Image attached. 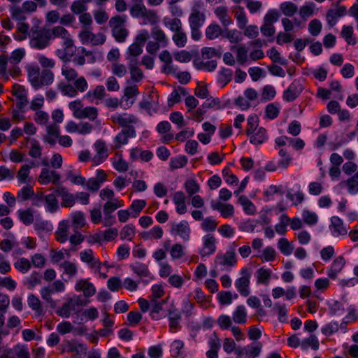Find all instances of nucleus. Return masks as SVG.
I'll use <instances>...</instances> for the list:
<instances>
[{"instance_id": "nucleus-1", "label": "nucleus", "mask_w": 358, "mask_h": 358, "mask_svg": "<svg viewBox=\"0 0 358 358\" xmlns=\"http://www.w3.org/2000/svg\"><path fill=\"white\" fill-rule=\"evenodd\" d=\"M62 75L65 82L58 84V89L62 95L70 98L76 97L78 93H85L89 88V84L84 76H79L73 68L64 65L62 68Z\"/></svg>"}, {"instance_id": "nucleus-2", "label": "nucleus", "mask_w": 358, "mask_h": 358, "mask_svg": "<svg viewBox=\"0 0 358 358\" xmlns=\"http://www.w3.org/2000/svg\"><path fill=\"white\" fill-rule=\"evenodd\" d=\"M26 71L28 80L35 90L48 86L54 81L55 76L50 70L45 69L41 72L37 65L29 64L26 67Z\"/></svg>"}, {"instance_id": "nucleus-3", "label": "nucleus", "mask_w": 358, "mask_h": 358, "mask_svg": "<svg viewBox=\"0 0 358 358\" xmlns=\"http://www.w3.org/2000/svg\"><path fill=\"white\" fill-rule=\"evenodd\" d=\"M65 290L64 283L60 280H55L52 284L41 288L39 292L42 299L51 308H57V302L52 299V295L55 292H62Z\"/></svg>"}, {"instance_id": "nucleus-4", "label": "nucleus", "mask_w": 358, "mask_h": 358, "mask_svg": "<svg viewBox=\"0 0 358 358\" xmlns=\"http://www.w3.org/2000/svg\"><path fill=\"white\" fill-rule=\"evenodd\" d=\"M206 20V8L203 2L194 1L188 17L189 26L202 27Z\"/></svg>"}, {"instance_id": "nucleus-5", "label": "nucleus", "mask_w": 358, "mask_h": 358, "mask_svg": "<svg viewBox=\"0 0 358 358\" xmlns=\"http://www.w3.org/2000/svg\"><path fill=\"white\" fill-rule=\"evenodd\" d=\"M37 8V3L32 0H27L24 1L21 6H11L10 11L13 19L17 21H24L27 19V14L35 12Z\"/></svg>"}, {"instance_id": "nucleus-6", "label": "nucleus", "mask_w": 358, "mask_h": 358, "mask_svg": "<svg viewBox=\"0 0 358 358\" xmlns=\"http://www.w3.org/2000/svg\"><path fill=\"white\" fill-rule=\"evenodd\" d=\"M29 35L31 46L38 49H43L48 46L50 41L52 39L50 29L36 31L33 27Z\"/></svg>"}, {"instance_id": "nucleus-7", "label": "nucleus", "mask_w": 358, "mask_h": 358, "mask_svg": "<svg viewBox=\"0 0 358 358\" xmlns=\"http://www.w3.org/2000/svg\"><path fill=\"white\" fill-rule=\"evenodd\" d=\"M87 302V301H85L78 296L69 298L63 305L56 310V313L62 317L69 318L71 313L76 311V306H85Z\"/></svg>"}, {"instance_id": "nucleus-8", "label": "nucleus", "mask_w": 358, "mask_h": 358, "mask_svg": "<svg viewBox=\"0 0 358 358\" xmlns=\"http://www.w3.org/2000/svg\"><path fill=\"white\" fill-rule=\"evenodd\" d=\"M78 37L83 44H91L93 46L103 45L106 40L103 34H94L90 28L83 29L79 32Z\"/></svg>"}, {"instance_id": "nucleus-9", "label": "nucleus", "mask_w": 358, "mask_h": 358, "mask_svg": "<svg viewBox=\"0 0 358 358\" xmlns=\"http://www.w3.org/2000/svg\"><path fill=\"white\" fill-rule=\"evenodd\" d=\"M170 233L173 236H179L184 241H187L190 237L191 228L186 220L173 222L171 226Z\"/></svg>"}, {"instance_id": "nucleus-10", "label": "nucleus", "mask_w": 358, "mask_h": 358, "mask_svg": "<svg viewBox=\"0 0 358 358\" xmlns=\"http://www.w3.org/2000/svg\"><path fill=\"white\" fill-rule=\"evenodd\" d=\"M52 39L59 38L63 41V45L65 49L72 48L74 45L73 40L69 31L62 26H56L49 29Z\"/></svg>"}, {"instance_id": "nucleus-11", "label": "nucleus", "mask_w": 358, "mask_h": 358, "mask_svg": "<svg viewBox=\"0 0 358 358\" xmlns=\"http://www.w3.org/2000/svg\"><path fill=\"white\" fill-rule=\"evenodd\" d=\"M87 347L83 343H78L75 341H65L62 344V352H72V358H81L82 355H85Z\"/></svg>"}, {"instance_id": "nucleus-12", "label": "nucleus", "mask_w": 358, "mask_h": 358, "mask_svg": "<svg viewBox=\"0 0 358 358\" xmlns=\"http://www.w3.org/2000/svg\"><path fill=\"white\" fill-rule=\"evenodd\" d=\"M236 253L234 250L227 251L223 255H217L215 259L216 266H220L222 270L229 269L236 264Z\"/></svg>"}, {"instance_id": "nucleus-13", "label": "nucleus", "mask_w": 358, "mask_h": 358, "mask_svg": "<svg viewBox=\"0 0 358 358\" xmlns=\"http://www.w3.org/2000/svg\"><path fill=\"white\" fill-rule=\"evenodd\" d=\"M241 274L242 276L236 280L235 287L241 296H248L250 293V274L246 268L242 269Z\"/></svg>"}, {"instance_id": "nucleus-14", "label": "nucleus", "mask_w": 358, "mask_h": 358, "mask_svg": "<svg viewBox=\"0 0 358 358\" xmlns=\"http://www.w3.org/2000/svg\"><path fill=\"white\" fill-rule=\"evenodd\" d=\"M66 130L69 133L77 132L79 134L86 135L90 134L92 130V125L89 122H80L76 124L73 121H69L66 127Z\"/></svg>"}, {"instance_id": "nucleus-15", "label": "nucleus", "mask_w": 358, "mask_h": 358, "mask_svg": "<svg viewBox=\"0 0 358 358\" xmlns=\"http://www.w3.org/2000/svg\"><path fill=\"white\" fill-rule=\"evenodd\" d=\"M96 154L92 159L93 164L96 166L101 164L108 157V149L106 143L101 140L96 141L94 143Z\"/></svg>"}, {"instance_id": "nucleus-16", "label": "nucleus", "mask_w": 358, "mask_h": 358, "mask_svg": "<svg viewBox=\"0 0 358 358\" xmlns=\"http://www.w3.org/2000/svg\"><path fill=\"white\" fill-rule=\"evenodd\" d=\"M111 120L113 123L124 127L131 126L138 122V118L131 114L128 113H115L111 116Z\"/></svg>"}, {"instance_id": "nucleus-17", "label": "nucleus", "mask_w": 358, "mask_h": 358, "mask_svg": "<svg viewBox=\"0 0 358 358\" xmlns=\"http://www.w3.org/2000/svg\"><path fill=\"white\" fill-rule=\"evenodd\" d=\"M75 289L77 292L82 291L84 296L86 297H90L96 292L95 287L87 279H80L78 280L75 285Z\"/></svg>"}, {"instance_id": "nucleus-18", "label": "nucleus", "mask_w": 358, "mask_h": 358, "mask_svg": "<svg viewBox=\"0 0 358 358\" xmlns=\"http://www.w3.org/2000/svg\"><path fill=\"white\" fill-rule=\"evenodd\" d=\"M59 180L60 175L48 168H43L38 177V181L43 185H47L50 182L57 183Z\"/></svg>"}, {"instance_id": "nucleus-19", "label": "nucleus", "mask_w": 358, "mask_h": 358, "mask_svg": "<svg viewBox=\"0 0 358 358\" xmlns=\"http://www.w3.org/2000/svg\"><path fill=\"white\" fill-rule=\"evenodd\" d=\"M215 238L212 234H207L203 236V246L201 250V255L203 257L208 256L214 253L216 250Z\"/></svg>"}, {"instance_id": "nucleus-20", "label": "nucleus", "mask_w": 358, "mask_h": 358, "mask_svg": "<svg viewBox=\"0 0 358 358\" xmlns=\"http://www.w3.org/2000/svg\"><path fill=\"white\" fill-rule=\"evenodd\" d=\"M214 13L219 19L223 27H228L232 24V19L229 14V10L227 6H220L215 8Z\"/></svg>"}, {"instance_id": "nucleus-21", "label": "nucleus", "mask_w": 358, "mask_h": 358, "mask_svg": "<svg viewBox=\"0 0 358 358\" xmlns=\"http://www.w3.org/2000/svg\"><path fill=\"white\" fill-rule=\"evenodd\" d=\"M329 228L334 236H344L348 233L347 229L343 226L342 220L336 216L331 218Z\"/></svg>"}, {"instance_id": "nucleus-22", "label": "nucleus", "mask_w": 358, "mask_h": 358, "mask_svg": "<svg viewBox=\"0 0 358 358\" xmlns=\"http://www.w3.org/2000/svg\"><path fill=\"white\" fill-rule=\"evenodd\" d=\"M211 207L213 210L220 211L221 215L224 217H231L234 213V206L229 203H224L220 201H212Z\"/></svg>"}, {"instance_id": "nucleus-23", "label": "nucleus", "mask_w": 358, "mask_h": 358, "mask_svg": "<svg viewBox=\"0 0 358 358\" xmlns=\"http://www.w3.org/2000/svg\"><path fill=\"white\" fill-rule=\"evenodd\" d=\"M173 201L176 205V212L180 215H183L187 212L186 196L182 191H178L174 193Z\"/></svg>"}, {"instance_id": "nucleus-24", "label": "nucleus", "mask_w": 358, "mask_h": 358, "mask_svg": "<svg viewBox=\"0 0 358 358\" xmlns=\"http://www.w3.org/2000/svg\"><path fill=\"white\" fill-rule=\"evenodd\" d=\"M345 265V260L342 256L336 257L328 270V276L331 279H336L338 274L342 271Z\"/></svg>"}, {"instance_id": "nucleus-25", "label": "nucleus", "mask_w": 358, "mask_h": 358, "mask_svg": "<svg viewBox=\"0 0 358 358\" xmlns=\"http://www.w3.org/2000/svg\"><path fill=\"white\" fill-rule=\"evenodd\" d=\"M69 221L62 220L59 223L57 231H55V238L61 243L66 242L69 236Z\"/></svg>"}, {"instance_id": "nucleus-26", "label": "nucleus", "mask_w": 358, "mask_h": 358, "mask_svg": "<svg viewBox=\"0 0 358 358\" xmlns=\"http://www.w3.org/2000/svg\"><path fill=\"white\" fill-rule=\"evenodd\" d=\"M162 22L164 25L173 33L183 29L182 21L178 17H164Z\"/></svg>"}, {"instance_id": "nucleus-27", "label": "nucleus", "mask_w": 358, "mask_h": 358, "mask_svg": "<svg viewBox=\"0 0 358 358\" xmlns=\"http://www.w3.org/2000/svg\"><path fill=\"white\" fill-rule=\"evenodd\" d=\"M223 29L218 24H210L205 29V36L208 40H214L222 36Z\"/></svg>"}, {"instance_id": "nucleus-28", "label": "nucleus", "mask_w": 358, "mask_h": 358, "mask_svg": "<svg viewBox=\"0 0 358 358\" xmlns=\"http://www.w3.org/2000/svg\"><path fill=\"white\" fill-rule=\"evenodd\" d=\"M169 327L173 332H176L179 327V322L181 320L180 313L174 307L169 310Z\"/></svg>"}, {"instance_id": "nucleus-29", "label": "nucleus", "mask_w": 358, "mask_h": 358, "mask_svg": "<svg viewBox=\"0 0 358 358\" xmlns=\"http://www.w3.org/2000/svg\"><path fill=\"white\" fill-rule=\"evenodd\" d=\"M233 13L234 14V17L237 21L238 27L240 29H243L245 25L248 24V17L244 11L243 8L240 6H236L233 8Z\"/></svg>"}, {"instance_id": "nucleus-30", "label": "nucleus", "mask_w": 358, "mask_h": 358, "mask_svg": "<svg viewBox=\"0 0 358 358\" xmlns=\"http://www.w3.org/2000/svg\"><path fill=\"white\" fill-rule=\"evenodd\" d=\"M345 8L343 6L337 7L336 9H331L327 13L328 23L331 27L336 24L337 19L345 13Z\"/></svg>"}, {"instance_id": "nucleus-31", "label": "nucleus", "mask_w": 358, "mask_h": 358, "mask_svg": "<svg viewBox=\"0 0 358 358\" xmlns=\"http://www.w3.org/2000/svg\"><path fill=\"white\" fill-rule=\"evenodd\" d=\"M151 34L155 41L160 43L162 48L166 47L169 44V39L165 32L160 28L155 27L152 29Z\"/></svg>"}, {"instance_id": "nucleus-32", "label": "nucleus", "mask_w": 358, "mask_h": 358, "mask_svg": "<svg viewBox=\"0 0 358 358\" xmlns=\"http://www.w3.org/2000/svg\"><path fill=\"white\" fill-rule=\"evenodd\" d=\"M131 78L134 82L138 83L144 77L142 70L138 67L136 60H132L129 64Z\"/></svg>"}, {"instance_id": "nucleus-33", "label": "nucleus", "mask_w": 358, "mask_h": 358, "mask_svg": "<svg viewBox=\"0 0 358 358\" xmlns=\"http://www.w3.org/2000/svg\"><path fill=\"white\" fill-rule=\"evenodd\" d=\"M27 303L29 307L35 311L38 315H42L43 313L42 302L33 294L28 296Z\"/></svg>"}, {"instance_id": "nucleus-34", "label": "nucleus", "mask_w": 358, "mask_h": 358, "mask_svg": "<svg viewBox=\"0 0 358 358\" xmlns=\"http://www.w3.org/2000/svg\"><path fill=\"white\" fill-rule=\"evenodd\" d=\"M250 136V141L255 145L262 144L267 138L266 131L264 128L260 127Z\"/></svg>"}, {"instance_id": "nucleus-35", "label": "nucleus", "mask_w": 358, "mask_h": 358, "mask_svg": "<svg viewBox=\"0 0 358 358\" xmlns=\"http://www.w3.org/2000/svg\"><path fill=\"white\" fill-rule=\"evenodd\" d=\"M187 92L184 87H178L170 94L168 99V105L171 107L181 100V95L185 96Z\"/></svg>"}, {"instance_id": "nucleus-36", "label": "nucleus", "mask_w": 358, "mask_h": 358, "mask_svg": "<svg viewBox=\"0 0 358 358\" xmlns=\"http://www.w3.org/2000/svg\"><path fill=\"white\" fill-rule=\"evenodd\" d=\"M232 318L236 324H245L247 322L245 308L242 305L238 306L233 313Z\"/></svg>"}, {"instance_id": "nucleus-37", "label": "nucleus", "mask_w": 358, "mask_h": 358, "mask_svg": "<svg viewBox=\"0 0 358 358\" xmlns=\"http://www.w3.org/2000/svg\"><path fill=\"white\" fill-rule=\"evenodd\" d=\"M341 185H345L351 194L358 193V171L352 177L342 182Z\"/></svg>"}, {"instance_id": "nucleus-38", "label": "nucleus", "mask_w": 358, "mask_h": 358, "mask_svg": "<svg viewBox=\"0 0 358 358\" xmlns=\"http://www.w3.org/2000/svg\"><path fill=\"white\" fill-rule=\"evenodd\" d=\"M280 10L285 16L292 17L298 11V7L291 1H285L280 5Z\"/></svg>"}, {"instance_id": "nucleus-39", "label": "nucleus", "mask_w": 358, "mask_h": 358, "mask_svg": "<svg viewBox=\"0 0 358 358\" xmlns=\"http://www.w3.org/2000/svg\"><path fill=\"white\" fill-rule=\"evenodd\" d=\"M44 203L45 204V209L50 213L55 212L58 208L59 204L54 194H50L44 197Z\"/></svg>"}, {"instance_id": "nucleus-40", "label": "nucleus", "mask_w": 358, "mask_h": 358, "mask_svg": "<svg viewBox=\"0 0 358 358\" xmlns=\"http://www.w3.org/2000/svg\"><path fill=\"white\" fill-rule=\"evenodd\" d=\"M71 224L74 230L81 228L85 224L84 214L80 211H76L71 214Z\"/></svg>"}, {"instance_id": "nucleus-41", "label": "nucleus", "mask_w": 358, "mask_h": 358, "mask_svg": "<svg viewBox=\"0 0 358 358\" xmlns=\"http://www.w3.org/2000/svg\"><path fill=\"white\" fill-rule=\"evenodd\" d=\"M166 300H162L161 301H151V311L150 315L155 320H159L161 317L159 315L160 312L163 310V306L166 304Z\"/></svg>"}, {"instance_id": "nucleus-42", "label": "nucleus", "mask_w": 358, "mask_h": 358, "mask_svg": "<svg viewBox=\"0 0 358 358\" xmlns=\"http://www.w3.org/2000/svg\"><path fill=\"white\" fill-rule=\"evenodd\" d=\"M59 267L63 269L64 273L68 275L69 278L76 276L78 273L77 265L70 261H64L60 264Z\"/></svg>"}, {"instance_id": "nucleus-43", "label": "nucleus", "mask_w": 358, "mask_h": 358, "mask_svg": "<svg viewBox=\"0 0 358 358\" xmlns=\"http://www.w3.org/2000/svg\"><path fill=\"white\" fill-rule=\"evenodd\" d=\"M130 268L138 276L147 277L150 275L148 266L143 263L136 262L131 264Z\"/></svg>"}, {"instance_id": "nucleus-44", "label": "nucleus", "mask_w": 358, "mask_h": 358, "mask_svg": "<svg viewBox=\"0 0 358 358\" xmlns=\"http://www.w3.org/2000/svg\"><path fill=\"white\" fill-rule=\"evenodd\" d=\"M172 40L175 45L178 48H183L187 43V36L183 29L173 33Z\"/></svg>"}, {"instance_id": "nucleus-45", "label": "nucleus", "mask_w": 358, "mask_h": 358, "mask_svg": "<svg viewBox=\"0 0 358 358\" xmlns=\"http://www.w3.org/2000/svg\"><path fill=\"white\" fill-rule=\"evenodd\" d=\"M354 31L352 26H343L341 31V36L345 38L349 45H355L357 43L356 38L353 36Z\"/></svg>"}, {"instance_id": "nucleus-46", "label": "nucleus", "mask_w": 358, "mask_h": 358, "mask_svg": "<svg viewBox=\"0 0 358 358\" xmlns=\"http://www.w3.org/2000/svg\"><path fill=\"white\" fill-rule=\"evenodd\" d=\"M121 206H122V203L117 199L109 200L103 206V213L106 217L110 218V213Z\"/></svg>"}, {"instance_id": "nucleus-47", "label": "nucleus", "mask_w": 358, "mask_h": 358, "mask_svg": "<svg viewBox=\"0 0 358 358\" xmlns=\"http://www.w3.org/2000/svg\"><path fill=\"white\" fill-rule=\"evenodd\" d=\"M29 29V24L28 23L24 22V21H19L17 24V31L20 34L15 36V38L17 41H23L24 40L28 34Z\"/></svg>"}, {"instance_id": "nucleus-48", "label": "nucleus", "mask_w": 358, "mask_h": 358, "mask_svg": "<svg viewBox=\"0 0 358 358\" xmlns=\"http://www.w3.org/2000/svg\"><path fill=\"white\" fill-rule=\"evenodd\" d=\"M278 248L280 251L285 255H291L294 250L292 243L285 238H281L278 240Z\"/></svg>"}, {"instance_id": "nucleus-49", "label": "nucleus", "mask_w": 358, "mask_h": 358, "mask_svg": "<svg viewBox=\"0 0 358 358\" xmlns=\"http://www.w3.org/2000/svg\"><path fill=\"white\" fill-rule=\"evenodd\" d=\"M301 88L299 89L296 85L292 83L284 92L283 97L287 101H292L299 96Z\"/></svg>"}, {"instance_id": "nucleus-50", "label": "nucleus", "mask_w": 358, "mask_h": 358, "mask_svg": "<svg viewBox=\"0 0 358 358\" xmlns=\"http://www.w3.org/2000/svg\"><path fill=\"white\" fill-rule=\"evenodd\" d=\"M98 116V110L95 107L87 106L84 107L82 113L78 119L87 118L90 120L94 121Z\"/></svg>"}, {"instance_id": "nucleus-51", "label": "nucleus", "mask_w": 358, "mask_h": 358, "mask_svg": "<svg viewBox=\"0 0 358 358\" xmlns=\"http://www.w3.org/2000/svg\"><path fill=\"white\" fill-rule=\"evenodd\" d=\"M136 234V229L135 227L131 224H129L125 225L120 231V238L121 239H127L128 241H131L133 238L135 236Z\"/></svg>"}, {"instance_id": "nucleus-52", "label": "nucleus", "mask_w": 358, "mask_h": 358, "mask_svg": "<svg viewBox=\"0 0 358 358\" xmlns=\"http://www.w3.org/2000/svg\"><path fill=\"white\" fill-rule=\"evenodd\" d=\"M111 31L113 37L119 43L124 42L128 36V31L124 27H116L115 29H112Z\"/></svg>"}, {"instance_id": "nucleus-53", "label": "nucleus", "mask_w": 358, "mask_h": 358, "mask_svg": "<svg viewBox=\"0 0 358 358\" xmlns=\"http://www.w3.org/2000/svg\"><path fill=\"white\" fill-rule=\"evenodd\" d=\"M164 234L163 229L159 226H155L152 228L149 231L143 233L142 236L145 239L154 238L160 239Z\"/></svg>"}, {"instance_id": "nucleus-54", "label": "nucleus", "mask_w": 358, "mask_h": 358, "mask_svg": "<svg viewBox=\"0 0 358 358\" xmlns=\"http://www.w3.org/2000/svg\"><path fill=\"white\" fill-rule=\"evenodd\" d=\"M257 278L259 283L268 285L271 278V271L264 268H259L257 272Z\"/></svg>"}, {"instance_id": "nucleus-55", "label": "nucleus", "mask_w": 358, "mask_h": 358, "mask_svg": "<svg viewBox=\"0 0 358 358\" xmlns=\"http://www.w3.org/2000/svg\"><path fill=\"white\" fill-rule=\"evenodd\" d=\"M29 155L32 158H41L42 156V148L39 143L35 139L31 141Z\"/></svg>"}, {"instance_id": "nucleus-56", "label": "nucleus", "mask_w": 358, "mask_h": 358, "mask_svg": "<svg viewBox=\"0 0 358 358\" xmlns=\"http://www.w3.org/2000/svg\"><path fill=\"white\" fill-rule=\"evenodd\" d=\"M170 255L172 259H178L185 255V247L180 243H175L170 250Z\"/></svg>"}, {"instance_id": "nucleus-57", "label": "nucleus", "mask_w": 358, "mask_h": 358, "mask_svg": "<svg viewBox=\"0 0 358 358\" xmlns=\"http://www.w3.org/2000/svg\"><path fill=\"white\" fill-rule=\"evenodd\" d=\"M309 347L316 350L319 348V341L315 335H310L308 338H306L301 342V348L303 350H307Z\"/></svg>"}, {"instance_id": "nucleus-58", "label": "nucleus", "mask_w": 358, "mask_h": 358, "mask_svg": "<svg viewBox=\"0 0 358 358\" xmlns=\"http://www.w3.org/2000/svg\"><path fill=\"white\" fill-rule=\"evenodd\" d=\"M20 220L25 224L30 225L34 222V215L30 209L17 211Z\"/></svg>"}, {"instance_id": "nucleus-59", "label": "nucleus", "mask_w": 358, "mask_h": 358, "mask_svg": "<svg viewBox=\"0 0 358 358\" xmlns=\"http://www.w3.org/2000/svg\"><path fill=\"white\" fill-rule=\"evenodd\" d=\"M194 64L198 69H205L208 71H213L217 66L216 62L213 60L203 62L199 59H196L194 60Z\"/></svg>"}, {"instance_id": "nucleus-60", "label": "nucleus", "mask_w": 358, "mask_h": 358, "mask_svg": "<svg viewBox=\"0 0 358 358\" xmlns=\"http://www.w3.org/2000/svg\"><path fill=\"white\" fill-rule=\"evenodd\" d=\"M146 202L143 199H136L133 201L130 209L131 210V215L136 217L140 212L145 208Z\"/></svg>"}, {"instance_id": "nucleus-61", "label": "nucleus", "mask_w": 358, "mask_h": 358, "mask_svg": "<svg viewBox=\"0 0 358 358\" xmlns=\"http://www.w3.org/2000/svg\"><path fill=\"white\" fill-rule=\"evenodd\" d=\"M14 94L17 98L16 105L18 108L22 109L27 103L28 100L23 89L18 88L15 91Z\"/></svg>"}, {"instance_id": "nucleus-62", "label": "nucleus", "mask_w": 358, "mask_h": 358, "mask_svg": "<svg viewBox=\"0 0 358 358\" xmlns=\"http://www.w3.org/2000/svg\"><path fill=\"white\" fill-rule=\"evenodd\" d=\"M222 37L227 38L231 43H238L241 40L238 35L237 30L227 28L223 29Z\"/></svg>"}, {"instance_id": "nucleus-63", "label": "nucleus", "mask_w": 358, "mask_h": 358, "mask_svg": "<svg viewBox=\"0 0 358 358\" xmlns=\"http://www.w3.org/2000/svg\"><path fill=\"white\" fill-rule=\"evenodd\" d=\"M69 109L73 112V115L76 118H79L82 110H83L84 106L82 101L79 99L71 101L69 103Z\"/></svg>"}, {"instance_id": "nucleus-64", "label": "nucleus", "mask_w": 358, "mask_h": 358, "mask_svg": "<svg viewBox=\"0 0 358 358\" xmlns=\"http://www.w3.org/2000/svg\"><path fill=\"white\" fill-rule=\"evenodd\" d=\"M185 188L189 196H192L200 190L199 185L194 179H189L185 182Z\"/></svg>"}]
</instances>
